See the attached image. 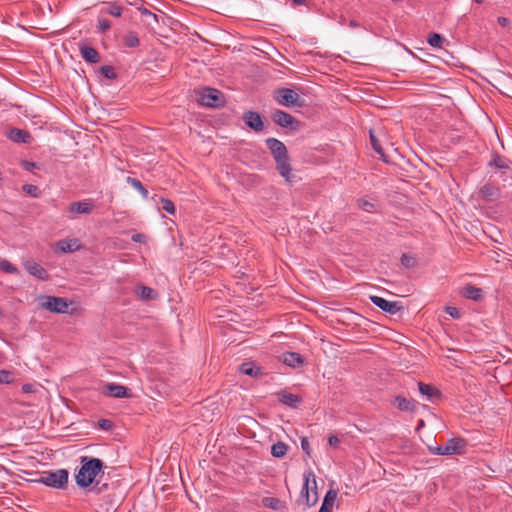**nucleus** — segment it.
Listing matches in <instances>:
<instances>
[{
  "label": "nucleus",
  "mask_w": 512,
  "mask_h": 512,
  "mask_svg": "<svg viewBox=\"0 0 512 512\" xmlns=\"http://www.w3.org/2000/svg\"><path fill=\"white\" fill-rule=\"evenodd\" d=\"M265 144L273 156L279 174L285 178L286 181H290L292 167L290 165L288 150L284 143L276 138L270 137L265 140Z\"/></svg>",
  "instance_id": "1"
},
{
  "label": "nucleus",
  "mask_w": 512,
  "mask_h": 512,
  "mask_svg": "<svg viewBox=\"0 0 512 512\" xmlns=\"http://www.w3.org/2000/svg\"><path fill=\"white\" fill-rule=\"evenodd\" d=\"M81 466L75 475L76 484L86 489L91 486L97 475L102 472L103 461L99 458L82 456L80 458Z\"/></svg>",
  "instance_id": "2"
},
{
  "label": "nucleus",
  "mask_w": 512,
  "mask_h": 512,
  "mask_svg": "<svg viewBox=\"0 0 512 512\" xmlns=\"http://www.w3.org/2000/svg\"><path fill=\"white\" fill-rule=\"evenodd\" d=\"M303 478L304 483L298 498V504L303 505L304 508H309L314 506L318 501L315 475L312 471H308L304 473Z\"/></svg>",
  "instance_id": "3"
},
{
  "label": "nucleus",
  "mask_w": 512,
  "mask_h": 512,
  "mask_svg": "<svg viewBox=\"0 0 512 512\" xmlns=\"http://www.w3.org/2000/svg\"><path fill=\"white\" fill-rule=\"evenodd\" d=\"M39 305L52 313L65 314L69 313L68 308L74 302L63 297L41 295L38 298Z\"/></svg>",
  "instance_id": "4"
},
{
  "label": "nucleus",
  "mask_w": 512,
  "mask_h": 512,
  "mask_svg": "<svg viewBox=\"0 0 512 512\" xmlns=\"http://www.w3.org/2000/svg\"><path fill=\"white\" fill-rule=\"evenodd\" d=\"M68 471L65 469H58L56 471L44 472L39 479V482L55 489H63L68 483Z\"/></svg>",
  "instance_id": "5"
},
{
  "label": "nucleus",
  "mask_w": 512,
  "mask_h": 512,
  "mask_svg": "<svg viewBox=\"0 0 512 512\" xmlns=\"http://www.w3.org/2000/svg\"><path fill=\"white\" fill-rule=\"evenodd\" d=\"M276 102L285 107H301L303 101L298 93L290 88H280L274 93Z\"/></svg>",
  "instance_id": "6"
},
{
  "label": "nucleus",
  "mask_w": 512,
  "mask_h": 512,
  "mask_svg": "<svg viewBox=\"0 0 512 512\" xmlns=\"http://www.w3.org/2000/svg\"><path fill=\"white\" fill-rule=\"evenodd\" d=\"M199 103L206 107H220L224 104L223 93L215 88H203L200 92Z\"/></svg>",
  "instance_id": "7"
},
{
  "label": "nucleus",
  "mask_w": 512,
  "mask_h": 512,
  "mask_svg": "<svg viewBox=\"0 0 512 512\" xmlns=\"http://www.w3.org/2000/svg\"><path fill=\"white\" fill-rule=\"evenodd\" d=\"M466 446V441L462 438L456 437L449 439L446 444L436 447L434 453L437 455H452L460 454Z\"/></svg>",
  "instance_id": "8"
},
{
  "label": "nucleus",
  "mask_w": 512,
  "mask_h": 512,
  "mask_svg": "<svg viewBox=\"0 0 512 512\" xmlns=\"http://www.w3.org/2000/svg\"><path fill=\"white\" fill-rule=\"evenodd\" d=\"M272 121L284 128H290L293 131H297L299 129V121L294 118L291 114L277 109L271 113Z\"/></svg>",
  "instance_id": "9"
},
{
  "label": "nucleus",
  "mask_w": 512,
  "mask_h": 512,
  "mask_svg": "<svg viewBox=\"0 0 512 512\" xmlns=\"http://www.w3.org/2000/svg\"><path fill=\"white\" fill-rule=\"evenodd\" d=\"M102 394L106 397L119 399L132 397V392L129 388L117 383H106L103 386Z\"/></svg>",
  "instance_id": "10"
},
{
  "label": "nucleus",
  "mask_w": 512,
  "mask_h": 512,
  "mask_svg": "<svg viewBox=\"0 0 512 512\" xmlns=\"http://www.w3.org/2000/svg\"><path fill=\"white\" fill-rule=\"evenodd\" d=\"M94 205L92 200L85 199L83 201L72 202L68 206V212L70 215L68 216L70 219H73L77 214H85L88 215L93 211Z\"/></svg>",
  "instance_id": "11"
},
{
  "label": "nucleus",
  "mask_w": 512,
  "mask_h": 512,
  "mask_svg": "<svg viewBox=\"0 0 512 512\" xmlns=\"http://www.w3.org/2000/svg\"><path fill=\"white\" fill-rule=\"evenodd\" d=\"M242 118H243V121L245 122V124L250 129H252L256 132H260L263 130V128H264L263 120H262L261 115L258 112L252 111V110L245 111L243 113Z\"/></svg>",
  "instance_id": "12"
},
{
  "label": "nucleus",
  "mask_w": 512,
  "mask_h": 512,
  "mask_svg": "<svg viewBox=\"0 0 512 512\" xmlns=\"http://www.w3.org/2000/svg\"><path fill=\"white\" fill-rule=\"evenodd\" d=\"M371 302L382 311L396 314L400 310V306L398 302L388 301L380 296H370Z\"/></svg>",
  "instance_id": "13"
},
{
  "label": "nucleus",
  "mask_w": 512,
  "mask_h": 512,
  "mask_svg": "<svg viewBox=\"0 0 512 512\" xmlns=\"http://www.w3.org/2000/svg\"><path fill=\"white\" fill-rule=\"evenodd\" d=\"M23 265L25 270L37 279L46 281L50 277L47 270L33 260H27Z\"/></svg>",
  "instance_id": "14"
},
{
  "label": "nucleus",
  "mask_w": 512,
  "mask_h": 512,
  "mask_svg": "<svg viewBox=\"0 0 512 512\" xmlns=\"http://www.w3.org/2000/svg\"><path fill=\"white\" fill-rule=\"evenodd\" d=\"M6 136L9 140L17 144L30 143L32 140L28 131L19 128H10L6 133Z\"/></svg>",
  "instance_id": "15"
},
{
  "label": "nucleus",
  "mask_w": 512,
  "mask_h": 512,
  "mask_svg": "<svg viewBox=\"0 0 512 512\" xmlns=\"http://www.w3.org/2000/svg\"><path fill=\"white\" fill-rule=\"evenodd\" d=\"M280 359L285 365L293 368L300 367L304 363V358L297 352H285Z\"/></svg>",
  "instance_id": "16"
},
{
  "label": "nucleus",
  "mask_w": 512,
  "mask_h": 512,
  "mask_svg": "<svg viewBox=\"0 0 512 512\" xmlns=\"http://www.w3.org/2000/svg\"><path fill=\"white\" fill-rule=\"evenodd\" d=\"M393 404L401 411L414 412L416 410V401L407 399L401 395L394 398Z\"/></svg>",
  "instance_id": "17"
},
{
  "label": "nucleus",
  "mask_w": 512,
  "mask_h": 512,
  "mask_svg": "<svg viewBox=\"0 0 512 512\" xmlns=\"http://www.w3.org/2000/svg\"><path fill=\"white\" fill-rule=\"evenodd\" d=\"M79 49L82 58L86 62L97 63L100 61V55L95 48L87 45H81Z\"/></svg>",
  "instance_id": "18"
},
{
  "label": "nucleus",
  "mask_w": 512,
  "mask_h": 512,
  "mask_svg": "<svg viewBox=\"0 0 512 512\" xmlns=\"http://www.w3.org/2000/svg\"><path fill=\"white\" fill-rule=\"evenodd\" d=\"M418 388L421 395L425 396L429 401H434V399L441 396L440 391L430 384L418 382Z\"/></svg>",
  "instance_id": "19"
},
{
  "label": "nucleus",
  "mask_w": 512,
  "mask_h": 512,
  "mask_svg": "<svg viewBox=\"0 0 512 512\" xmlns=\"http://www.w3.org/2000/svg\"><path fill=\"white\" fill-rule=\"evenodd\" d=\"M278 400L291 408H296L302 401L298 395L284 391L278 393Z\"/></svg>",
  "instance_id": "20"
},
{
  "label": "nucleus",
  "mask_w": 512,
  "mask_h": 512,
  "mask_svg": "<svg viewBox=\"0 0 512 512\" xmlns=\"http://www.w3.org/2000/svg\"><path fill=\"white\" fill-rule=\"evenodd\" d=\"M262 504L264 507L278 512H284L287 509L286 504L277 497H264Z\"/></svg>",
  "instance_id": "21"
},
{
  "label": "nucleus",
  "mask_w": 512,
  "mask_h": 512,
  "mask_svg": "<svg viewBox=\"0 0 512 512\" xmlns=\"http://www.w3.org/2000/svg\"><path fill=\"white\" fill-rule=\"evenodd\" d=\"M463 296L466 297L467 299L479 301L483 297V291L480 288H477L471 284H467L463 288Z\"/></svg>",
  "instance_id": "22"
},
{
  "label": "nucleus",
  "mask_w": 512,
  "mask_h": 512,
  "mask_svg": "<svg viewBox=\"0 0 512 512\" xmlns=\"http://www.w3.org/2000/svg\"><path fill=\"white\" fill-rule=\"evenodd\" d=\"M57 247L61 252L68 253L77 251L80 247L77 239L71 240H60L57 243Z\"/></svg>",
  "instance_id": "23"
},
{
  "label": "nucleus",
  "mask_w": 512,
  "mask_h": 512,
  "mask_svg": "<svg viewBox=\"0 0 512 512\" xmlns=\"http://www.w3.org/2000/svg\"><path fill=\"white\" fill-rule=\"evenodd\" d=\"M480 195L485 199H492L499 195V189L492 184H485L479 191Z\"/></svg>",
  "instance_id": "24"
},
{
  "label": "nucleus",
  "mask_w": 512,
  "mask_h": 512,
  "mask_svg": "<svg viewBox=\"0 0 512 512\" xmlns=\"http://www.w3.org/2000/svg\"><path fill=\"white\" fill-rule=\"evenodd\" d=\"M287 451H288V445L281 441L274 443L271 447V454L273 457H276V458L284 457L286 455Z\"/></svg>",
  "instance_id": "25"
},
{
  "label": "nucleus",
  "mask_w": 512,
  "mask_h": 512,
  "mask_svg": "<svg viewBox=\"0 0 512 512\" xmlns=\"http://www.w3.org/2000/svg\"><path fill=\"white\" fill-rule=\"evenodd\" d=\"M358 207L367 213H374L377 211V203L371 200L360 198L357 201Z\"/></svg>",
  "instance_id": "26"
},
{
  "label": "nucleus",
  "mask_w": 512,
  "mask_h": 512,
  "mask_svg": "<svg viewBox=\"0 0 512 512\" xmlns=\"http://www.w3.org/2000/svg\"><path fill=\"white\" fill-rule=\"evenodd\" d=\"M240 371L245 375L253 377H257L260 374V368L252 363H243L240 367Z\"/></svg>",
  "instance_id": "27"
},
{
  "label": "nucleus",
  "mask_w": 512,
  "mask_h": 512,
  "mask_svg": "<svg viewBox=\"0 0 512 512\" xmlns=\"http://www.w3.org/2000/svg\"><path fill=\"white\" fill-rule=\"evenodd\" d=\"M490 166H494L496 167L497 169L499 170H508L509 169V165L507 164V160L496 154L494 155L493 159L490 161L489 163Z\"/></svg>",
  "instance_id": "28"
},
{
  "label": "nucleus",
  "mask_w": 512,
  "mask_h": 512,
  "mask_svg": "<svg viewBox=\"0 0 512 512\" xmlns=\"http://www.w3.org/2000/svg\"><path fill=\"white\" fill-rule=\"evenodd\" d=\"M127 182L135 188L137 191L141 193L144 198L148 197V190L143 186V184L136 178L127 177Z\"/></svg>",
  "instance_id": "29"
},
{
  "label": "nucleus",
  "mask_w": 512,
  "mask_h": 512,
  "mask_svg": "<svg viewBox=\"0 0 512 512\" xmlns=\"http://www.w3.org/2000/svg\"><path fill=\"white\" fill-rule=\"evenodd\" d=\"M138 289L140 290L139 295L143 300H151L157 297L155 290L150 287L142 285Z\"/></svg>",
  "instance_id": "30"
},
{
  "label": "nucleus",
  "mask_w": 512,
  "mask_h": 512,
  "mask_svg": "<svg viewBox=\"0 0 512 512\" xmlns=\"http://www.w3.org/2000/svg\"><path fill=\"white\" fill-rule=\"evenodd\" d=\"M444 41V38L438 33L429 34L427 39L428 44L435 48H441Z\"/></svg>",
  "instance_id": "31"
},
{
  "label": "nucleus",
  "mask_w": 512,
  "mask_h": 512,
  "mask_svg": "<svg viewBox=\"0 0 512 512\" xmlns=\"http://www.w3.org/2000/svg\"><path fill=\"white\" fill-rule=\"evenodd\" d=\"M0 269L3 272L9 273V274H18L19 273L18 268L16 266H14L13 264H11L6 259H1L0 260Z\"/></svg>",
  "instance_id": "32"
},
{
  "label": "nucleus",
  "mask_w": 512,
  "mask_h": 512,
  "mask_svg": "<svg viewBox=\"0 0 512 512\" xmlns=\"http://www.w3.org/2000/svg\"><path fill=\"white\" fill-rule=\"evenodd\" d=\"M124 43L128 47H137L139 45V38L134 32H129L124 37Z\"/></svg>",
  "instance_id": "33"
},
{
  "label": "nucleus",
  "mask_w": 512,
  "mask_h": 512,
  "mask_svg": "<svg viewBox=\"0 0 512 512\" xmlns=\"http://www.w3.org/2000/svg\"><path fill=\"white\" fill-rule=\"evenodd\" d=\"M161 208L170 215L175 214L174 203L170 199L161 198Z\"/></svg>",
  "instance_id": "34"
},
{
  "label": "nucleus",
  "mask_w": 512,
  "mask_h": 512,
  "mask_svg": "<svg viewBox=\"0 0 512 512\" xmlns=\"http://www.w3.org/2000/svg\"><path fill=\"white\" fill-rule=\"evenodd\" d=\"M22 189L24 192L35 198H38L41 194L39 188L33 184H24Z\"/></svg>",
  "instance_id": "35"
},
{
  "label": "nucleus",
  "mask_w": 512,
  "mask_h": 512,
  "mask_svg": "<svg viewBox=\"0 0 512 512\" xmlns=\"http://www.w3.org/2000/svg\"><path fill=\"white\" fill-rule=\"evenodd\" d=\"M400 260L401 264L406 268H412L416 265V259L413 256L406 253L402 254Z\"/></svg>",
  "instance_id": "36"
},
{
  "label": "nucleus",
  "mask_w": 512,
  "mask_h": 512,
  "mask_svg": "<svg viewBox=\"0 0 512 512\" xmlns=\"http://www.w3.org/2000/svg\"><path fill=\"white\" fill-rule=\"evenodd\" d=\"M370 142H371V145H372L374 151L376 153H378L379 155H381L382 158H384L383 149L372 131H370Z\"/></svg>",
  "instance_id": "37"
},
{
  "label": "nucleus",
  "mask_w": 512,
  "mask_h": 512,
  "mask_svg": "<svg viewBox=\"0 0 512 512\" xmlns=\"http://www.w3.org/2000/svg\"><path fill=\"white\" fill-rule=\"evenodd\" d=\"M100 72L101 74L106 77L107 79H115L116 78V73H115V70L112 66L110 65H105V66H102L100 68Z\"/></svg>",
  "instance_id": "38"
},
{
  "label": "nucleus",
  "mask_w": 512,
  "mask_h": 512,
  "mask_svg": "<svg viewBox=\"0 0 512 512\" xmlns=\"http://www.w3.org/2000/svg\"><path fill=\"white\" fill-rule=\"evenodd\" d=\"M336 497L337 493L334 490H329L326 493L322 504H325L327 507H332Z\"/></svg>",
  "instance_id": "39"
},
{
  "label": "nucleus",
  "mask_w": 512,
  "mask_h": 512,
  "mask_svg": "<svg viewBox=\"0 0 512 512\" xmlns=\"http://www.w3.org/2000/svg\"><path fill=\"white\" fill-rule=\"evenodd\" d=\"M13 381L12 373L8 370L0 371V384H10Z\"/></svg>",
  "instance_id": "40"
},
{
  "label": "nucleus",
  "mask_w": 512,
  "mask_h": 512,
  "mask_svg": "<svg viewBox=\"0 0 512 512\" xmlns=\"http://www.w3.org/2000/svg\"><path fill=\"white\" fill-rule=\"evenodd\" d=\"M445 311L453 319H458L461 316L460 310L456 307L448 306V307H446Z\"/></svg>",
  "instance_id": "41"
},
{
  "label": "nucleus",
  "mask_w": 512,
  "mask_h": 512,
  "mask_svg": "<svg viewBox=\"0 0 512 512\" xmlns=\"http://www.w3.org/2000/svg\"><path fill=\"white\" fill-rule=\"evenodd\" d=\"M301 448H302L303 452L305 453V455L309 457L311 454V448H310V443L306 437H303L301 439Z\"/></svg>",
  "instance_id": "42"
},
{
  "label": "nucleus",
  "mask_w": 512,
  "mask_h": 512,
  "mask_svg": "<svg viewBox=\"0 0 512 512\" xmlns=\"http://www.w3.org/2000/svg\"><path fill=\"white\" fill-rule=\"evenodd\" d=\"M108 13L114 17H120L122 15V9L118 5H111L109 7Z\"/></svg>",
  "instance_id": "43"
},
{
  "label": "nucleus",
  "mask_w": 512,
  "mask_h": 512,
  "mask_svg": "<svg viewBox=\"0 0 512 512\" xmlns=\"http://www.w3.org/2000/svg\"><path fill=\"white\" fill-rule=\"evenodd\" d=\"M111 27L110 22L107 19H99L98 21V28L100 32H105L109 30Z\"/></svg>",
  "instance_id": "44"
},
{
  "label": "nucleus",
  "mask_w": 512,
  "mask_h": 512,
  "mask_svg": "<svg viewBox=\"0 0 512 512\" xmlns=\"http://www.w3.org/2000/svg\"><path fill=\"white\" fill-rule=\"evenodd\" d=\"M98 424H99V427L104 430H110L113 426L112 422L108 419H100Z\"/></svg>",
  "instance_id": "45"
},
{
  "label": "nucleus",
  "mask_w": 512,
  "mask_h": 512,
  "mask_svg": "<svg viewBox=\"0 0 512 512\" xmlns=\"http://www.w3.org/2000/svg\"><path fill=\"white\" fill-rule=\"evenodd\" d=\"M131 240L135 243H145L146 236L142 233H136L132 235Z\"/></svg>",
  "instance_id": "46"
},
{
  "label": "nucleus",
  "mask_w": 512,
  "mask_h": 512,
  "mask_svg": "<svg viewBox=\"0 0 512 512\" xmlns=\"http://www.w3.org/2000/svg\"><path fill=\"white\" fill-rule=\"evenodd\" d=\"M328 443L332 447H337L340 443V440L336 435H330L328 437Z\"/></svg>",
  "instance_id": "47"
},
{
  "label": "nucleus",
  "mask_w": 512,
  "mask_h": 512,
  "mask_svg": "<svg viewBox=\"0 0 512 512\" xmlns=\"http://www.w3.org/2000/svg\"><path fill=\"white\" fill-rule=\"evenodd\" d=\"M497 22L502 27H507L510 24V21L506 17H498Z\"/></svg>",
  "instance_id": "48"
},
{
  "label": "nucleus",
  "mask_w": 512,
  "mask_h": 512,
  "mask_svg": "<svg viewBox=\"0 0 512 512\" xmlns=\"http://www.w3.org/2000/svg\"><path fill=\"white\" fill-rule=\"evenodd\" d=\"M141 13H142V15H146V16L156 19V15L154 13L150 12L149 10H147L146 8L141 9Z\"/></svg>",
  "instance_id": "49"
},
{
  "label": "nucleus",
  "mask_w": 512,
  "mask_h": 512,
  "mask_svg": "<svg viewBox=\"0 0 512 512\" xmlns=\"http://www.w3.org/2000/svg\"><path fill=\"white\" fill-rule=\"evenodd\" d=\"M22 389L24 392H30L32 389V386L30 384H25V385H23Z\"/></svg>",
  "instance_id": "50"
},
{
  "label": "nucleus",
  "mask_w": 512,
  "mask_h": 512,
  "mask_svg": "<svg viewBox=\"0 0 512 512\" xmlns=\"http://www.w3.org/2000/svg\"><path fill=\"white\" fill-rule=\"evenodd\" d=\"M319 512H329V507H327L325 504H322Z\"/></svg>",
  "instance_id": "51"
},
{
  "label": "nucleus",
  "mask_w": 512,
  "mask_h": 512,
  "mask_svg": "<svg viewBox=\"0 0 512 512\" xmlns=\"http://www.w3.org/2000/svg\"><path fill=\"white\" fill-rule=\"evenodd\" d=\"M306 0H293V2L297 5H301L305 2Z\"/></svg>",
  "instance_id": "52"
},
{
  "label": "nucleus",
  "mask_w": 512,
  "mask_h": 512,
  "mask_svg": "<svg viewBox=\"0 0 512 512\" xmlns=\"http://www.w3.org/2000/svg\"><path fill=\"white\" fill-rule=\"evenodd\" d=\"M28 168H31V166H34V163H28Z\"/></svg>",
  "instance_id": "53"
},
{
  "label": "nucleus",
  "mask_w": 512,
  "mask_h": 512,
  "mask_svg": "<svg viewBox=\"0 0 512 512\" xmlns=\"http://www.w3.org/2000/svg\"><path fill=\"white\" fill-rule=\"evenodd\" d=\"M28 168H31V166H34V163H28Z\"/></svg>",
  "instance_id": "54"
}]
</instances>
